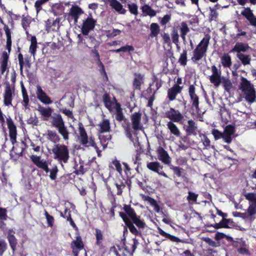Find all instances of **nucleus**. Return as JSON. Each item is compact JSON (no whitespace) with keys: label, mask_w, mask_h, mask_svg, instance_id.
Listing matches in <instances>:
<instances>
[{"label":"nucleus","mask_w":256,"mask_h":256,"mask_svg":"<svg viewBox=\"0 0 256 256\" xmlns=\"http://www.w3.org/2000/svg\"><path fill=\"white\" fill-rule=\"evenodd\" d=\"M78 140L79 142L85 147L92 146L96 151L98 156H100V147H102L104 150L107 146L108 141L111 139V136L109 134H100V144H98L94 142V138L92 136H88L82 124H79Z\"/></svg>","instance_id":"nucleus-1"},{"label":"nucleus","mask_w":256,"mask_h":256,"mask_svg":"<svg viewBox=\"0 0 256 256\" xmlns=\"http://www.w3.org/2000/svg\"><path fill=\"white\" fill-rule=\"evenodd\" d=\"M49 152L53 155L54 159L56 160L62 167L68 162L70 158L68 146L64 144H54Z\"/></svg>","instance_id":"nucleus-2"},{"label":"nucleus","mask_w":256,"mask_h":256,"mask_svg":"<svg viewBox=\"0 0 256 256\" xmlns=\"http://www.w3.org/2000/svg\"><path fill=\"white\" fill-rule=\"evenodd\" d=\"M210 39V36L209 34H206L204 35V38L196 46V48L193 51V56L192 58V62H196L202 59L203 57L206 56Z\"/></svg>","instance_id":"nucleus-3"},{"label":"nucleus","mask_w":256,"mask_h":256,"mask_svg":"<svg viewBox=\"0 0 256 256\" xmlns=\"http://www.w3.org/2000/svg\"><path fill=\"white\" fill-rule=\"evenodd\" d=\"M218 67L220 68L219 70H218L216 66H212L211 67L212 74L210 76V82L214 84L216 87H218L220 86L222 80V78H224V76H221V65L220 64H219Z\"/></svg>","instance_id":"nucleus-4"},{"label":"nucleus","mask_w":256,"mask_h":256,"mask_svg":"<svg viewBox=\"0 0 256 256\" xmlns=\"http://www.w3.org/2000/svg\"><path fill=\"white\" fill-rule=\"evenodd\" d=\"M96 20L91 16H88L83 21L82 32L84 36L88 35L90 31L92 30L96 25Z\"/></svg>","instance_id":"nucleus-5"},{"label":"nucleus","mask_w":256,"mask_h":256,"mask_svg":"<svg viewBox=\"0 0 256 256\" xmlns=\"http://www.w3.org/2000/svg\"><path fill=\"white\" fill-rule=\"evenodd\" d=\"M241 15L249 22L251 26L256 27V16L250 7H244Z\"/></svg>","instance_id":"nucleus-6"},{"label":"nucleus","mask_w":256,"mask_h":256,"mask_svg":"<svg viewBox=\"0 0 256 256\" xmlns=\"http://www.w3.org/2000/svg\"><path fill=\"white\" fill-rule=\"evenodd\" d=\"M132 128L134 130H142L143 128L141 123V114L139 112H134L130 116Z\"/></svg>","instance_id":"nucleus-7"},{"label":"nucleus","mask_w":256,"mask_h":256,"mask_svg":"<svg viewBox=\"0 0 256 256\" xmlns=\"http://www.w3.org/2000/svg\"><path fill=\"white\" fill-rule=\"evenodd\" d=\"M236 132V127L234 124H228L226 126L224 130V142L230 144L232 142V136Z\"/></svg>","instance_id":"nucleus-8"},{"label":"nucleus","mask_w":256,"mask_h":256,"mask_svg":"<svg viewBox=\"0 0 256 256\" xmlns=\"http://www.w3.org/2000/svg\"><path fill=\"white\" fill-rule=\"evenodd\" d=\"M184 130L188 136H196L197 134L198 126L196 122L192 119L188 122L186 125H184Z\"/></svg>","instance_id":"nucleus-9"},{"label":"nucleus","mask_w":256,"mask_h":256,"mask_svg":"<svg viewBox=\"0 0 256 256\" xmlns=\"http://www.w3.org/2000/svg\"><path fill=\"white\" fill-rule=\"evenodd\" d=\"M146 166L149 170L167 178L166 174L162 171V166L158 162H148Z\"/></svg>","instance_id":"nucleus-10"},{"label":"nucleus","mask_w":256,"mask_h":256,"mask_svg":"<svg viewBox=\"0 0 256 256\" xmlns=\"http://www.w3.org/2000/svg\"><path fill=\"white\" fill-rule=\"evenodd\" d=\"M36 89L37 98L42 102L46 104H49L52 103V100L43 91L40 86H37Z\"/></svg>","instance_id":"nucleus-11"},{"label":"nucleus","mask_w":256,"mask_h":256,"mask_svg":"<svg viewBox=\"0 0 256 256\" xmlns=\"http://www.w3.org/2000/svg\"><path fill=\"white\" fill-rule=\"evenodd\" d=\"M14 94V90L11 88L10 84H7L6 87L4 94V104L6 106L12 105V100Z\"/></svg>","instance_id":"nucleus-12"},{"label":"nucleus","mask_w":256,"mask_h":256,"mask_svg":"<svg viewBox=\"0 0 256 256\" xmlns=\"http://www.w3.org/2000/svg\"><path fill=\"white\" fill-rule=\"evenodd\" d=\"M72 248V252L75 256H77L78 254L79 251L82 250L84 248V244L82 241V238L80 236H78L75 240H74L71 244Z\"/></svg>","instance_id":"nucleus-13"},{"label":"nucleus","mask_w":256,"mask_h":256,"mask_svg":"<svg viewBox=\"0 0 256 256\" xmlns=\"http://www.w3.org/2000/svg\"><path fill=\"white\" fill-rule=\"evenodd\" d=\"M108 2L110 6L119 14H124L126 12L123 6L117 0H108Z\"/></svg>","instance_id":"nucleus-14"},{"label":"nucleus","mask_w":256,"mask_h":256,"mask_svg":"<svg viewBox=\"0 0 256 256\" xmlns=\"http://www.w3.org/2000/svg\"><path fill=\"white\" fill-rule=\"evenodd\" d=\"M6 122L9 130L10 136L12 140H15L17 134L16 126L10 116L6 118Z\"/></svg>","instance_id":"nucleus-15"},{"label":"nucleus","mask_w":256,"mask_h":256,"mask_svg":"<svg viewBox=\"0 0 256 256\" xmlns=\"http://www.w3.org/2000/svg\"><path fill=\"white\" fill-rule=\"evenodd\" d=\"M158 156L159 160L164 163L169 164L170 162V157L168 152L162 147H159L157 150Z\"/></svg>","instance_id":"nucleus-16"},{"label":"nucleus","mask_w":256,"mask_h":256,"mask_svg":"<svg viewBox=\"0 0 256 256\" xmlns=\"http://www.w3.org/2000/svg\"><path fill=\"white\" fill-rule=\"evenodd\" d=\"M250 49H251V48L248 44L242 42H237L231 52H236L237 54H242V52H246Z\"/></svg>","instance_id":"nucleus-17"},{"label":"nucleus","mask_w":256,"mask_h":256,"mask_svg":"<svg viewBox=\"0 0 256 256\" xmlns=\"http://www.w3.org/2000/svg\"><path fill=\"white\" fill-rule=\"evenodd\" d=\"M83 13L82 8L77 6H72L70 10V15L74 18L75 24L78 22L79 16Z\"/></svg>","instance_id":"nucleus-18"},{"label":"nucleus","mask_w":256,"mask_h":256,"mask_svg":"<svg viewBox=\"0 0 256 256\" xmlns=\"http://www.w3.org/2000/svg\"><path fill=\"white\" fill-rule=\"evenodd\" d=\"M242 93L245 100L249 104H251L256 102V92L254 88H250Z\"/></svg>","instance_id":"nucleus-19"},{"label":"nucleus","mask_w":256,"mask_h":256,"mask_svg":"<svg viewBox=\"0 0 256 256\" xmlns=\"http://www.w3.org/2000/svg\"><path fill=\"white\" fill-rule=\"evenodd\" d=\"M98 130L100 134H104V132H108L110 130V124L108 120L104 119L98 125Z\"/></svg>","instance_id":"nucleus-20"},{"label":"nucleus","mask_w":256,"mask_h":256,"mask_svg":"<svg viewBox=\"0 0 256 256\" xmlns=\"http://www.w3.org/2000/svg\"><path fill=\"white\" fill-rule=\"evenodd\" d=\"M46 138L48 140L54 143V144H58L60 138L56 132L54 130H48L46 132Z\"/></svg>","instance_id":"nucleus-21"},{"label":"nucleus","mask_w":256,"mask_h":256,"mask_svg":"<svg viewBox=\"0 0 256 256\" xmlns=\"http://www.w3.org/2000/svg\"><path fill=\"white\" fill-rule=\"evenodd\" d=\"M144 82V76L140 74H135L133 82V86L134 88L140 90V86Z\"/></svg>","instance_id":"nucleus-22"},{"label":"nucleus","mask_w":256,"mask_h":256,"mask_svg":"<svg viewBox=\"0 0 256 256\" xmlns=\"http://www.w3.org/2000/svg\"><path fill=\"white\" fill-rule=\"evenodd\" d=\"M52 124L56 128L64 124V122L60 114H54L52 116Z\"/></svg>","instance_id":"nucleus-23"},{"label":"nucleus","mask_w":256,"mask_h":256,"mask_svg":"<svg viewBox=\"0 0 256 256\" xmlns=\"http://www.w3.org/2000/svg\"><path fill=\"white\" fill-rule=\"evenodd\" d=\"M240 80V89L242 90V92H245V91L248 90L250 88H254L250 82L246 78L242 77Z\"/></svg>","instance_id":"nucleus-24"},{"label":"nucleus","mask_w":256,"mask_h":256,"mask_svg":"<svg viewBox=\"0 0 256 256\" xmlns=\"http://www.w3.org/2000/svg\"><path fill=\"white\" fill-rule=\"evenodd\" d=\"M37 110L40 112V114L44 117V120H48L51 116L52 111V109L50 107L45 108L40 106H38Z\"/></svg>","instance_id":"nucleus-25"},{"label":"nucleus","mask_w":256,"mask_h":256,"mask_svg":"<svg viewBox=\"0 0 256 256\" xmlns=\"http://www.w3.org/2000/svg\"><path fill=\"white\" fill-rule=\"evenodd\" d=\"M12 233H14V232L12 230H8V239L12 250V252L14 254L17 244V240Z\"/></svg>","instance_id":"nucleus-26"},{"label":"nucleus","mask_w":256,"mask_h":256,"mask_svg":"<svg viewBox=\"0 0 256 256\" xmlns=\"http://www.w3.org/2000/svg\"><path fill=\"white\" fill-rule=\"evenodd\" d=\"M115 107L113 108V111L111 112H114L116 114V118L119 122H121L124 120V116L122 112V109L120 107V105L118 104H114Z\"/></svg>","instance_id":"nucleus-27"},{"label":"nucleus","mask_w":256,"mask_h":256,"mask_svg":"<svg viewBox=\"0 0 256 256\" xmlns=\"http://www.w3.org/2000/svg\"><path fill=\"white\" fill-rule=\"evenodd\" d=\"M221 64L224 68H230L232 64V58L228 54H224L220 58Z\"/></svg>","instance_id":"nucleus-28"},{"label":"nucleus","mask_w":256,"mask_h":256,"mask_svg":"<svg viewBox=\"0 0 256 256\" xmlns=\"http://www.w3.org/2000/svg\"><path fill=\"white\" fill-rule=\"evenodd\" d=\"M233 222L230 219L222 218L219 223H215L214 224H211L210 226H213L216 229L220 228H230L228 224L230 222Z\"/></svg>","instance_id":"nucleus-29"},{"label":"nucleus","mask_w":256,"mask_h":256,"mask_svg":"<svg viewBox=\"0 0 256 256\" xmlns=\"http://www.w3.org/2000/svg\"><path fill=\"white\" fill-rule=\"evenodd\" d=\"M8 56L6 52H3L2 60L1 62V74H4V72L8 70Z\"/></svg>","instance_id":"nucleus-30"},{"label":"nucleus","mask_w":256,"mask_h":256,"mask_svg":"<svg viewBox=\"0 0 256 256\" xmlns=\"http://www.w3.org/2000/svg\"><path fill=\"white\" fill-rule=\"evenodd\" d=\"M105 106L110 111H113V108L115 107V104H118L116 102H112L110 100V98L107 94H104L103 98Z\"/></svg>","instance_id":"nucleus-31"},{"label":"nucleus","mask_w":256,"mask_h":256,"mask_svg":"<svg viewBox=\"0 0 256 256\" xmlns=\"http://www.w3.org/2000/svg\"><path fill=\"white\" fill-rule=\"evenodd\" d=\"M58 133L62 136L65 141H68L69 139V132L65 125H63L57 128Z\"/></svg>","instance_id":"nucleus-32"},{"label":"nucleus","mask_w":256,"mask_h":256,"mask_svg":"<svg viewBox=\"0 0 256 256\" xmlns=\"http://www.w3.org/2000/svg\"><path fill=\"white\" fill-rule=\"evenodd\" d=\"M236 56L244 65L246 66L250 64L251 60L250 55L243 54H237Z\"/></svg>","instance_id":"nucleus-33"},{"label":"nucleus","mask_w":256,"mask_h":256,"mask_svg":"<svg viewBox=\"0 0 256 256\" xmlns=\"http://www.w3.org/2000/svg\"><path fill=\"white\" fill-rule=\"evenodd\" d=\"M186 116H184L180 112L177 110V122L182 125L183 127L186 125L188 122L190 120Z\"/></svg>","instance_id":"nucleus-34"},{"label":"nucleus","mask_w":256,"mask_h":256,"mask_svg":"<svg viewBox=\"0 0 256 256\" xmlns=\"http://www.w3.org/2000/svg\"><path fill=\"white\" fill-rule=\"evenodd\" d=\"M180 35L184 40H185L186 36L190 31L187 24L186 22H182L180 26Z\"/></svg>","instance_id":"nucleus-35"},{"label":"nucleus","mask_w":256,"mask_h":256,"mask_svg":"<svg viewBox=\"0 0 256 256\" xmlns=\"http://www.w3.org/2000/svg\"><path fill=\"white\" fill-rule=\"evenodd\" d=\"M246 200L251 202V204L256 207V194L254 192H248L244 194Z\"/></svg>","instance_id":"nucleus-36"},{"label":"nucleus","mask_w":256,"mask_h":256,"mask_svg":"<svg viewBox=\"0 0 256 256\" xmlns=\"http://www.w3.org/2000/svg\"><path fill=\"white\" fill-rule=\"evenodd\" d=\"M124 210L132 220L137 216L134 210L130 206L124 205Z\"/></svg>","instance_id":"nucleus-37"},{"label":"nucleus","mask_w":256,"mask_h":256,"mask_svg":"<svg viewBox=\"0 0 256 256\" xmlns=\"http://www.w3.org/2000/svg\"><path fill=\"white\" fill-rule=\"evenodd\" d=\"M30 46L29 48V52L34 56L36 51L37 48L36 38L35 36H32L30 40Z\"/></svg>","instance_id":"nucleus-38"},{"label":"nucleus","mask_w":256,"mask_h":256,"mask_svg":"<svg viewBox=\"0 0 256 256\" xmlns=\"http://www.w3.org/2000/svg\"><path fill=\"white\" fill-rule=\"evenodd\" d=\"M142 11L144 13L150 16H154L156 15V12L152 10L150 6L147 4H145L142 7Z\"/></svg>","instance_id":"nucleus-39"},{"label":"nucleus","mask_w":256,"mask_h":256,"mask_svg":"<svg viewBox=\"0 0 256 256\" xmlns=\"http://www.w3.org/2000/svg\"><path fill=\"white\" fill-rule=\"evenodd\" d=\"M210 13L209 14L208 20L210 22L212 21H216L218 14L216 10V8H209Z\"/></svg>","instance_id":"nucleus-40"},{"label":"nucleus","mask_w":256,"mask_h":256,"mask_svg":"<svg viewBox=\"0 0 256 256\" xmlns=\"http://www.w3.org/2000/svg\"><path fill=\"white\" fill-rule=\"evenodd\" d=\"M150 36L152 38L158 36L160 32V27L156 23H152L150 25Z\"/></svg>","instance_id":"nucleus-41"},{"label":"nucleus","mask_w":256,"mask_h":256,"mask_svg":"<svg viewBox=\"0 0 256 256\" xmlns=\"http://www.w3.org/2000/svg\"><path fill=\"white\" fill-rule=\"evenodd\" d=\"M96 244L99 247L102 246V241L103 240V234L102 231L100 230H96Z\"/></svg>","instance_id":"nucleus-42"},{"label":"nucleus","mask_w":256,"mask_h":256,"mask_svg":"<svg viewBox=\"0 0 256 256\" xmlns=\"http://www.w3.org/2000/svg\"><path fill=\"white\" fill-rule=\"evenodd\" d=\"M222 82L224 90L228 92H230L232 88V84L231 81L228 78H226L224 77L222 78Z\"/></svg>","instance_id":"nucleus-43"},{"label":"nucleus","mask_w":256,"mask_h":256,"mask_svg":"<svg viewBox=\"0 0 256 256\" xmlns=\"http://www.w3.org/2000/svg\"><path fill=\"white\" fill-rule=\"evenodd\" d=\"M192 100V107L194 108L196 111L198 113L200 111L199 108V98L197 95L193 96L192 97H190Z\"/></svg>","instance_id":"nucleus-44"},{"label":"nucleus","mask_w":256,"mask_h":256,"mask_svg":"<svg viewBox=\"0 0 256 256\" xmlns=\"http://www.w3.org/2000/svg\"><path fill=\"white\" fill-rule=\"evenodd\" d=\"M132 220L133 224H134L139 228H143L146 226L145 222L140 219V216H137Z\"/></svg>","instance_id":"nucleus-45"},{"label":"nucleus","mask_w":256,"mask_h":256,"mask_svg":"<svg viewBox=\"0 0 256 256\" xmlns=\"http://www.w3.org/2000/svg\"><path fill=\"white\" fill-rule=\"evenodd\" d=\"M126 226L128 228L130 232L136 236L140 235L141 233L134 226L133 223L132 222H126Z\"/></svg>","instance_id":"nucleus-46"},{"label":"nucleus","mask_w":256,"mask_h":256,"mask_svg":"<svg viewBox=\"0 0 256 256\" xmlns=\"http://www.w3.org/2000/svg\"><path fill=\"white\" fill-rule=\"evenodd\" d=\"M166 116L174 122H176V111L173 108H170L166 112Z\"/></svg>","instance_id":"nucleus-47"},{"label":"nucleus","mask_w":256,"mask_h":256,"mask_svg":"<svg viewBox=\"0 0 256 256\" xmlns=\"http://www.w3.org/2000/svg\"><path fill=\"white\" fill-rule=\"evenodd\" d=\"M168 98L170 100L175 99L176 96V84L168 90Z\"/></svg>","instance_id":"nucleus-48"},{"label":"nucleus","mask_w":256,"mask_h":256,"mask_svg":"<svg viewBox=\"0 0 256 256\" xmlns=\"http://www.w3.org/2000/svg\"><path fill=\"white\" fill-rule=\"evenodd\" d=\"M178 62L182 66H185L187 62V52L184 50L182 53L180 54V58L178 60Z\"/></svg>","instance_id":"nucleus-49"},{"label":"nucleus","mask_w":256,"mask_h":256,"mask_svg":"<svg viewBox=\"0 0 256 256\" xmlns=\"http://www.w3.org/2000/svg\"><path fill=\"white\" fill-rule=\"evenodd\" d=\"M212 134L214 136L215 140H218L222 138L224 140V132H222L217 129H213Z\"/></svg>","instance_id":"nucleus-50"},{"label":"nucleus","mask_w":256,"mask_h":256,"mask_svg":"<svg viewBox=\"0 0 256 256\" xmlns=\"http://www.w3.org/2000/svg\"><path fill=\"white\" fill-rule=\"evenodd\" d=\"M46 219L48 225V226L52 227L54 226V220L52 216L48 214V213L45 210L44 214Z\"/></svg>","instance_id":"nucleus-51"},{"label":"nucleus","mask_w":256,"mask_h":256,"mask_svg":"<svg viewBox=\"0 0 256 256\" xmlns=\"http://www.w3.org/2000/svg\"><path fill=\"white\" fill-rule=\"evenodd\" d=\"M188 195L187 196V200L190 203H194L196 201L198 194L190 191L188 192Z\"/></svg>","instance_id":"nucleus-52"},{"label":"nucleus","mask_w":256,"mask_h":256,"mask_svg":"<svg viewBox=\"0 0 256 256\" xmlns=\"http://www.w3.org/2000/svg\"><path fill=\"white\" fill-rule=\"evenodd\" d=\"M49 172H50V177L52 180H56V174L58 172V169L57 166L54 165L53 167L49 170Z\"/></svg>","instance_id":"nucleus-53"},{"label":"nucleus","mask_w":256,"mask_h":256,"mask_svg":"<svg viewBox=\"0 0 256 256\" xmlns=\"http://www.w3.org/2000/svg\"><path fill=\"white\" fill-rule=\"evenodd\" d=\"M48 24H52V26H54L53 30L58 29L59 28L60 18H56V20L48 19Z\"/></svg>","instance_id":"nucleus-54"},{"label":"nucleus","mask_w":256,"mask_h":256,"mask_svg":"<svg viewBox=\"0 0 256 256\" xmlns=\"http://www.w3.org/2000/svg\"><path fill=\"white\" fill-rule=\"evenodd\" d=\"M128 137L132 142L134 146L136 148H138L140 144L138 138L135 134L132 135L131 134H128Z\"/></svg>","instance_id":"nucleus-55"},{"label":"nucleus","mask_w":256,"mask_h":256,"mask_svg":"<svg viewBox=\"0 0 256 256\" xmlns=\"http://www.w3.org/2000/svg\"><path fill=\"white\" fill-rule=\"evenodd\" d=\"M36 166L40 168H42L46 172V173H48L49 172V168L46 161L41 160V161Z\"/></svg>","instance_id":"nucleus-56"},{"label":"nucleus","mask_w":256,"mask_h":256,"mask_svg":"<svg viewBox=\"0 0 256 256\" xmlns=\"http://www.w3.org/2000/svg\"><path fill=\"white\" fill-rule=\"evenodd\" d=\"M116 186L117 188V194L120 195L122 194L123 189L125 188L126 186L123 182H116Z\"/></svg>","instance_id":"nucleus-57"},{"label":"nucleus","mask_w":256,"mask_h":256,"mask_svg":"<svg viewBox=\"0 0 256 256\" xmlns=\"http://www.w3.org/2000/svg\"><path fill=\"white\" fill-rule=\"evenodd\" d=\"M128 8L130 12L134 14L135 16L138 15V6L135 4H128Z\"/></svg>","instance_id":"nucleus-58"},{"label":"nucleus","mask_w":256,"mask_h":256,"mask_svg":"<svg viewBox=\"0 0 256 256\" xmlns=\"http://www.w3.org/2000/svg\"><path fill=\"white\" fill-rule=\"evenodd\" d=\"M7 244L3 240H0V256H2L4 252L6 250Z\"/></svg>","instance_id":"nucleus-59"},{"label":"nucleus","mask_w":256,"mask_h":256,"mask_svg":"<svg viewBox=\"0 0 256 256\" xmlns=\"http://www.w3.org/2000/svg\"><path fill=\"white\" fill-rule=\"evenodd\" d=\"M238 4L242 6H244L248 2L252 5H256V0H236Z\"/></svg>","instance_id":"nucleus-60"},{"label":"nucleus","mask_w":256,"mask_h":256,"mask_svg":"<svg viewBox=\"0 0 256 256\" xmlns=\"http://www.w3.org/2000/svg\"><path fill=\"white\" fill-rule=\"evenodd\" d=\"M97 64L98 66L100 68V70L102 75H104L106 78H108V76L106 75V72L104 66L103 64L101 62L100 59H98V61L97 62Z\"/></svg>","instance_id":"nucleus-61"},{"label":"nucleus","mask_w":256,"mask_h":256,"mask_svg":"<svg viewBox=\"0 0 256 256\" xmlns=\"http://www.w3.org/2000/svg\"><path fill=\"white\" fill-rule=\"evenodd\" d=\"M202 141L206 148L208 149L210 147V142L206 135L203 134V138L202 139Z\"/></svg>","instance_id":"nucleus-62"},{"label":"nucleus","mask_w":256,"mask_h":256,"mask_svg":"<svg viewBox=\"0 0 256 256\" xmlns=\"http://www.w3.org/2000/svg\"><path fill=\"white\" fill-rule=\"evenodd\" d=\"M112 164L115 166L116 169L119 172V174H122L123 169L122 168V166L120 162L118 160H116L112 162Z\"/></svg>","instance_id":"nucleus-63"},{"label":"nucleus","mask_w":256,"mask_h":256,"mask_svg":"<svg viewBox=\"0 0 256 256\" xmlns=\"http://www.w3.org/2000/svg\"><path fill=\"white\" fill-rule=\"evenodd\" d=\"M248 216H251L256 213V207L252 204H250L248 208Z\"/></svg>","instance_id":"nucleus-64"}]
</instances>
